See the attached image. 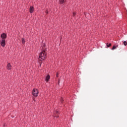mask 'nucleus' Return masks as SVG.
I'll use <instances>...</instances> for the list:
<instances>
[{"label": "nucleus", "mask_w": 127, "mask_h": 127, "mask_svg": "<svg viewBox=\"0 0 127 127\" xmlns=\"http://www.w3.org/2000/svg\"><path fill=\"white\" fill-rule=\"evenodd\" d=\"M46 58V49H44L39 55V60L42 61Z\"/></svg>", "instance_id": "1"}, {"label": "nucleus", "mask_w": 127, "mask_h": 127, "mask_svg": "<svg viewBox=\"0 0 127 127\" xmlns=\"http://www.w3.org/2000/svg\"><path fill=\"white\" fill-rule=\"evenodd\" d=\"M32 94L34 97H37L39 94L38 90H37V89L34 88L32 92Z\"/></svg>", "instance_id": "2"}, {"label": "nucleus", "mask_w": 127, "mask_h": 127, "mask_svg": "<svg viewBox=\"0 0 127 127\" xmlns=\"http://www.w3.org/2000/svg\"><path fill=\"white\" fill-rule=\"evenodd\" d=\"M0 44L2 47H4V46H5V39L0 40Z\"/></svg>", "instance_id": "3"}, {"label": "nucleus", "mask_w": 127, "mask_h": 127, "mask_svg": "<svg viewBox=\"0 0 127 127\" xmlns=\"http://www.w3.org/2000/svg\"><path fill=\"white\" fill-rule=\"evenodd\" d=\"M54 118H58L59 117V112L58 111H56L54 112Z\"/></svg>", "instance_id": "4"}, {"label": "nucleus", "mask_w": 127, "mask_h": 127, "mask_svg": "<svg viewBox=\"0 0 127 127\" xmlns=\"http://www.w3.org/2000/svg\"><path fill=\"white\" fill-rule=\"evenodd\" d=\"M0 37L2 39H5V38H6V34L3 33L1 35Z\"/></svg>", "instance_id": "5"}, {"label": "nucleus", "mask_w": 127, "mask_h": 127, "mask_svg": "<svg viewBox=\"0 0 127 127\" xmlns=\"http://www.w3.org/2000/svg\"><path fill=\"white\" fill-rule=\"evenodd\" d=\"M6 68H7V70H10L11 69V65H10V64L8 63L7 64Z\"/></svg>", "instance_id": "6"}, {"label": "nucleus", "mask_w": 127, "mask_h": 127, "mask_svg": "<svg viewBox=\"0 0 127 127\" xmlns=\"http://www.w3.org/2000/svg\"><path fill=\"white\" fill-rule=\"evenodd\" d=\"M34 11V8L33 7V6H31L30 7V13H32V12H33V11Z\"/></svg>", "instance_id": "7"}, {"label": "nucleus", "mask_w": 127, "mask_h": 127, "mask_svg": "<svg viewBox=\"0 0 127 127\" xmlns=\"http://www.w3.org/2000/svg\"><path fill=\"white\" fill-rule=\"evenodd\" d=\"M50 79V75H48L46 77V82H48V81H49V79Z\"/></svg>", "instance_id": "8"}, {"label": "nucleus", "mask_w": 127, "mask_h": 127, "mask_svg": "<svg viewBox=\"0 0 127 127\" xmlns=\"http://www.w3.org/2000/svg\"><path fill=\"white\" fill-rule=\"evenodd\" d=\"M59 1L61 4H63V3H64V2H65V0H59Z\"/></svg>", "instance_id": "9"}, {"label": "nucleus", "mask_w": 127, "mask_h": 127, "mask_svg": "<svg viewBox=\"0 0 127 127\" xmlns=\"http://www.w3.org/2000/svg\"><path fill=\"white\" fill-rule=\"evenodd\" d=\"M22 43L23 44H24L25 43V40H24V38L22 39Z\"/></svg>", "instance_id": "10"}, {"label": "nucleus", "mask_w": 127, "mask_h": 127, "mask_svg": "<svg viewBox=\"0 0 127 127\" xmlns=\"http://www.w3.org/2000/svg\"><path fill=\"white\" fill-rule=\"evenodd\" d=\"M110 46H112V44H107V47H110Z\"/></svg>", "instance_id": "11"}, {"label": "nucleus", "mask_w": 127, "mask_h": 127, "mask_svg": "<svg viewBox=\"0 0 127 127\" xmlns=\"http://www.w3.org/2000/svg\"><path fill=\"white\" fill-rule=\"evenodd\" d=\"M124 45L125 46H127V41H124Z\"/></svg>", "instance_id": "12"}, {"label": "nucleus", "mask_w": 127, "mask_h": 127, "mask_svg": "<svg viewBox=\"0 0 127 127\" xmlns=\"http://www.w3.org/2000/svg\"><path fill=\"white\" fill-rule=\"evenodd\" d=\"M116 48H117V47H116V46H114L112 48V50H115Z\"/></svg>", "instance_id": "13"}, {"label": "nucleus", "mask_w": 127, "mask_h": 127, "mask_svg": "<svg viewBox=\"0 0 127 127\" xmlns=\"http://www.w3.org/2000/svg\"><path fill=\"white\" fill-rule=\"evenodd\" d=\"M58 75H59V73L57 72V77H58Z\"/></svg>", "instance_id": "14"}, {"label": "nucleus", "mask_w": 127, "mask_h": 127, "mask_svg": "<svg viewBox=\"0 0 127 127\" xmlns=\"http://www.w3.org/2000/svg\"><path fill=\"white\" fill-rule=\"evenodd\" d=\"M46 13H48V11H46Z\"/></svg>", "instance_id": "15"}, {"label": "nucleus", "mask_w": 127, "mask_h": 127, "mask_svg": "<svg viewBox=\"0 0 127 127\" xmlns=\"http://www.w3.org/2000/svg\"><path fill=\"white\" fill-rule=\"evenodd\" d=\"M61 102H62H62L63 101V99H61Z\"/></svg>", "instance_id": "16"}, {"label": "nucleus", "mask_w": 127, "mask_h": 127, "mask_svg": "<svg viewBox=\"0 0 127 127\" xmlns=\"http://www.w3.org/2000/svg\"><path fill=\"white\" fill-rule=\"evenodd\" d=\"M75 14H76V13H73V15H75Z\"/></svg>", "instance_id": "17"}]
</instances>
